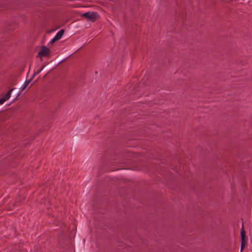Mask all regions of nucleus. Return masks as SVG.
Here are the masks:
<instances>
[{
	"instance_id": "1",
	"label": "nucleus",
	"mask_w": 252,
	"mask_h": 252,
	"mask_svg": "<svg viewBox=\"0 0 252 252\" xmlns=\"http://www.w3.org/2000/svg\"><path fill=\"white\" fill-rule=\"evenodd\" d=\"M12 93V96H14L13 101L18 99V97L20 95V92H18L15 88L10 89L2 98H0V104H2L5 101L8 100Z\"/></svg>"
},
{
	"instance_id": "2",
	"label": "nucleus",
	"mask_w": 252,
	"mask_h": 252,
	"mask_svg": "<svg viewBox=\"0 0 252 252\" xmlns=\"http://www.w3.org/2000/svg\"><path fill=\"white\" fill-rule=\"evenodd\" d=\"M72 55V54L69 55L66 58H65L64 59L60 61L58 63H57L54 61H51L48 63L43 65V67L44 68V70H49V71L45 74L44 77H45L46 75H47L50 72V71L53 70L54 68H55L57 66H58L60 63L63 62L66 59H68Z\"/></svg>"
},
{
	"instance_id": "3",
	"label": "nucleus",
	"mask_w": 252,
	"mask_h": 252,
	"mask_svg": "<svg viewBox=\"0 0 252 252\" xmlns=\"http://www.w3.org/2000/svg\"><path fill=\"white\" fill-rule=\"evenodd\" d=\"M82 17H84L91 22H94L99 18V16L96 12H87L82 15Z\"/></svg>"
},
{
	"instance_id": "4",
	"label": "nucleus",
	"mask_w": 252,
	"mask_h": 252,
	"mask_svg": "<svg viewBox=\"0 0 252 252\" xmlns=\"http://www.w3.org/2000/svg\"><path fill=\"white\" fill-rule=\"evenodd\" d=\"M240 235H241V250L240 252H242L244 249L247 245V236L246 235V232L244 229V227L243 224H242V227L240 231Z\"/></svg>"
},
{
	"instance_id": "5",
	"label": "nucleus",
	"mask_w": 252,
	"mask_h": 252,
	"mask_svg": "<svg viewBox=\"0 0 252 252\" xmlns=\"http://www.w3.org/2000/svg\"><path fill=\"white\" fill-rule=\"evenodd\" d=\"M50 53V50L49 48L43 45L41 47L40 50L39 51L37 57H39L42 60L43 57L48 56Z\"/></svg>"
},
{
	"instance_id": "6",
	"label": "nucleus",
	"mask_w": 252,
	"mask_h": 252,
	"mask_svg": "<svg viewBox=\"0 0 252 252\" xmlns=\"http://www.w3.org/2000/svg\"><path fill=\"white\" fill-rule=\"evenodd\" d=\"M32 79H33L32 77H31L29 80H26L25 82H24V85L23 86V87H20V89H21V91L24 90L28 87L29 84L31 82V81L32 80Z\"/></svg>"
},
{
	"instance_id": "7",
	"label": "nucleus",
	"mask_w": 252,
	"mask_h": 252,
	"mask_svg": "<svg viewBox=\"0 0 252 252\" xmlns=\"http://www.w3.org/2000/svg\"><path fill=\"white\" fill-rule=\"evenodd\" d=\"M64 32V31L63 29L61 30L59 32H57L55 37L58 39L60 40L61 37L63 36V33Z\"/></svg>"
},
{
	"instance_id": "8",
	"label": "nucleus",
	"mask_w": 252,
	"mask_h": 252,
	"mask_svg": "<svg viewBox=\"0 0 252 252\" xmlns=\"http://www.w3.org/2000/svg\"><path fill=\"white\" fill-rule=\"evenodd\" d=\"M42 70H44L43 66H42V67L41 68H40L39 70H38L36 72H34L32 77V78H33L35 75L38 74Z\"/></svg>"
},
{
	"instance_id": "9",
	"label": "nucleus",
	"mask_w": 252,
	"mask_h": 252,
	"mask_svg": "<svg viewBox=\"0 0 252 252\" xmlns=\"http://www.w3.org/2000/svg\"><path fill=\"white\" fill-rule=\"evenodd\" d=\"M59 40L55 36L51 40V43L53 44L56 41Z\"/></svg>"
},
{
	"instance_id": "10",
	"label": "nucleus",
	"mask_w": 252,
	"mask_h": 252,
	"mask_svg": "<svg viewBox=\"0 0 252 252\" xmlns=\"http://www.w3.org/2000/svg\"><path fill=\"white\" fill-rule=\"evenodd\" d=\"M51 32V31H48L47 32L48 33H50Z\"/></svg>"
},
{
	"instance_id": "11",
	"label": "nucleus",
	"mask_w": 252,
	"mask_h": 252,
	"mask_svg": "<svg viewBox=\"0 0 252 252\" xmlns=\"http://www.w3.org/2000/svg\"><path fill=\"white\" fill-rule=\"evenodd\" d=\"M227 0V1H232L233 0Z\"/></svg>"
}]
</instances>
